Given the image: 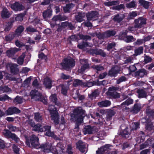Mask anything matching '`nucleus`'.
<instances>
[{
    "label": "nucleus",
    "instance_id": "nucleus-54",
    "mask_svg": "<svg viewBox=\"0 0 154 154\" xmlns=\"http://www.w3.org/2000/svg\"><path fill=\"white\" fill-rule=\"evenodd\" d=\"M96 54H100L103 57H105L106 56V54L101 50H99L97 51Z\"/></svg>",
    "mask_w": 154,
    "mask_h": 154
},
{
    "label": "nucleus",
    "instance_id": "nucleus-49",
    "mask_svg": "<svg viewBox=\"0 0 154 154\" xmlns=\"http://www.w3.org/2000/svg\"><path fill=\"white\" fill-rule=\"evenodd\" d=\"M129 15L130 19H133L137 15V13L133 11L130 12L129 14Z\"/></svg>",
    "mask_w": 154,
    "mask_h": 154
},
{
    "label": "nucleus",
    "instance_id": "nucleus-61",
    "mask_svg": "<svg viewBox=\"0 0 154 154\" xmlns=\"http://www.w3.org/2000/svg\"><path fill=\"white\" fill-rule=\"evenodd\" d=\"M13 148L15 152L17 154L19 151V148H18L15 144H14L13 146Z\"/></svg>",
    "mask_w": 154,
    "mask_h": 154
},
{
    "label": "nucleus",
    "instance_id": "nucleus-18",
    "mask_svg": "<svg viewBox=\"0 0 154 154\" xmlns=\"http://www.w3.org/2000/svg\"><path fill=\"white\" fill-rule=\"evenodd\" d=\"M85 16L84 13H79L75 17L76 20L77 22H81L83 20V18Z\"/></svg>",
    "mask_w": 154,
    "mask_h": 154
},
{
    "label": "nucleus",
    "instance_id": "nucleus-24",
    "mask_svg": "<svg viewBox=\"0 0 154 154\" xmlns=\"http://www.w3.org/2000/svg\"><path fill=\"white\" fill-rule=\"evenodd\" d=\"M124 17V16L123 14H117L115 16L113 19L114 21L119 22L122 20Z\"/></svg>",
    "mask_w": 154,
    "mask_h": 154
},
{
    "label": "nucleus",
    "instance_id": "nucleus-23",
    "mask_svg": "<svg viewBox=\"0 0 154 154\" xmlns=\"http://www.w3.org/2000/svg\"><path fill=\"white\" fill-rule=\"evenodd\" d=\"M25 56V54L23 53L22 55L17 60V63L20 65H22L23 64L24 59Z\"/></svg>",
    "mask_w": 154,
    "mask_h": 154
},
{
    "label": "nucleus",
    "instance_id": "nucleus-7",
    "mask_svg": "<svg viewBox=\"0 0 154 154\" xmlns=\"http://www.w3.org/2000/svg\"><path fill=\"white\" fill-rule=\"evenodd\" d=\"M45 152H51L54 154H58V152L56 149H51L52 146L51 144H45L41 145L40 146Z\"/></svg>",
    "mask_w": 154,
    "mask_h": 154
},
{
    "label": "nucleus",
    "instance_id": "nucleus-58",
    "mask_svg": "<svg viewBox=\"0 0 154 154\" xmlns=\"http://www.w3.org/2000/svg\"><path fill=\"white\" fill-rule=\"evenodd\" d=\"M126 80V78L124 76H122L120 77L119 79L117 81V84H119L121 82L125 81Z\"/></svg>",
    "mask_w": 154,
    "mask_h": 154
},
{
    "label": "nucleus",
    "instance_id": "nucleus-59",
    "mask_svg": "<svg viewBox=\"0 0 154 154\" xmlns=\"http://www.w3.org/2000/svg\"><path fill=\"white\" fill-rule=\"evenodd\" d=\"M115 43H113L109 44L108 45L107 49L108 50H109L110 49L112 48L113 47H114L115 46Z\"/></svg>",
    "mask_w": 154,
    "mask_h": 154
},
{
    "label": "nucleus",
    "instance_id": "nucleus-2",
    "mask_svg": "<svg viewBox=\"0 0 154 154\" xmlns=\"http://www.w3.org/2000/svg\"><path fill=\"white\" fill-rule=\"evenodd\" d=\"M85 112L81 107H79L74 109L73 114L71 115V117L77 118V122L79 123H82L83 118L86 116Z\"/></svg>",
    "mask_w": 154,
    "mask_h": 154
},
{
    "label": "nucleus",
    "instance_id": "nucleus-64",
    "mask_svg": "<svg viewBox=\"0 0 154 154\" xmlns=\"http://www.w3.org/2000/svg\"><path fill=\"white\" fill-rule=\"evenodd\" d=\"M72 147L71 146L69 145L68 146L67 148V152L69 154H72V152L71 151Z\"/></svg>",
    "mask_w": 154,
    "mask_h": 154
},
{
    "label": "nucleus",
    "instance_id": "nucleus-8",
    "mask_svg": "<svg viewBox=\"0 0 154 154\" xmlns=\"http://www.w3.org/2000/svg\"><path fill=\"white\" fill-rule=\"evenodd\" d=\"M76 146L77 148L81 152L85 153L87 152L88 145L86 144L83 143L81 141H79L76 143Z\"/></svg>",
    "mask_w": 154,
    "mask_h": 154
},
{
    "label": "nucleus",
    "instance_id": "nucleus-5",
    "mask_svg": "<svg viewBox=\"0 0 154 154\" xmlns=\"http://www.w3.org/2000/svg\"><path fill=\"white\" fill-rule=\"evenodd\" d=\"M75 62L74 60L71 58H68L65 59L61 63V65L64 69H66L70 68L74 66Z\"/></svg>",
    "mask_w": 154,
    "mask_h": 154
},
{
    "label": "nucleus",
    "instance_id": "nucleus-53",
    "mask_svg": "<svg viewBox=\"0 0 154 154\" xmlns=\"http://www.w3.org/2000/svg\"><path fill=\"white\" fill-rule=\"evenodd\" d=\"M14 102L18 103H22V99L20 97H17L15 99Z\"/></svg>",
    "mask_w": 154,
    "mask_h": 154
},
{
    "label": "nucleus",
    "instance_id": "nucleus-10",
    "mask_svg": "<svg viewBox=\"0 0 154 154\" xmlns=\"http://www.w3.org/2000/svg\"><path fill=\"white\" fill-rule=\"evenodd\" d=\"M11 8L14 11H20L23 10L24 6L21 3L16 2L11 5Z\"/></svg>",
    "mask_w": 154,
    "mask_h": 154
},
{
    "label": "nucleus",
    "instance_id": "nucleus-38",
    "mask_svg": "<svg viewBox=\"0 0 154 154\" xmlns=\"http://www.w3.org/2000/svg\"><path fill=\"white\" fill-rule=\"evenodd\" d=\"M124 40L127 42H130L134 41V39L132 36H127L125 38Z\"/></svg>",
    "mask_w": 154,
    "mask_h": 154
},
{
    "label": "nucleus",
    "instance_id": "nucleus-6",
    "mask_svg": "<svg viewBox=\"0 0 154 154\" xmlns=\"http://www.w3.org/2000/svg\"><path fill=\"white\" fill-rule=\"evenodd\" d=\"M29 143H31L32 146L36 147V148H38V146L39 145L38 137L34 135H32L30 137L29 140H27L26 141V143L28 146H30Z\"/></svg>",
    "mask_w": 154,
    "mask_h": 154
},
{
    "label": "nucleus",
    "instance_id": "nucleus-57",
    "mask_svg": "<svg viewBox=\"0 0 154 154\" xmlns=\"http://www.w3.org/2000/svg\"><path fill=\"white\" fill-rule=\"evenodd\" d=\"M5 147L4 141L1 139H0V149H3Z\"/></svg>",
    "mask_w": 154,
    "mask_h": 154
},
{
    "label": "nucleus",
    "instance_id": "nucleus-17",
    "mask_svg": "<svg viewBox=\"0 0 154 154\" xmlns=\"http://www.w3.org/2000/svg\"><path fill=\"white\" fill-rule=\"evenodd\" d=\"M111 102L109 100L102 101L98 103V105L100 107H106L109 106Z\"/></svg>",
    "mask_w": 154,
    "mask_h": 154
},
{
    "label": "nucleus",
    "instance_id": "nucleus-51",
    "mask_svg": "<svg viewBox=\"0 0 154 154\" xmlns=\"http://www.w3.org/2000/svg\"><path fill=\"white\" fill-rule=\"evenodd\" d=\"M31 80V78L30 77L26 79L24 82L23 86L24 87L26 85H28V84L29 83Z\"/></svg>",
    "mask_w": 154,
    "mask_h": 154
},
{
    "label": "nucleus",
    "instance_id": "nucleus-44",
    "mask_svg": "<svg viewBox=\"0 0 154 154\" xmlns=\"http://www.w3.org/2000/svg\"><path fill=\"white\" fill-rule=\"evenodd\" d=\"M146 71L144 69L140 70L139 72V75L140 77H143L146 74Z\"/></svg>",
    "mask_w": 154,
    "mask_h": 154
},
{
    "label": "nucleus",
    "instance_id": "nucleus-29",
    "mask_svg": "<svg viewBox=\"0 0 154 154\" xmlns=\"http://www.w3.org/2000/svg\"><path fill=\"white\" fill-rule=\"evenodd\" d=\"M92 46V45L91 44H89L87 42L83 43H82L78 45V47L80 49H84L85 48L89 46L91 47Z\"/></svg>",
    "mask_w": 154,
    "mask_h": 154
},
{
    "label": "nucleus",
    "instance_id": "nucleus-43",
    "mask_svg": "<svg viewBox=\"0 0 154 154\" xmlns=\"http://www.w3.org/2000/svg\"><path fill=\"white\" fill-rule=\"evenodd\" d=\"M128 128H126L123 131L122 134V135L123 137H128V135L129 134V132L128 130Z\"/></svg>",
    "mask_w": 154,
    "mask_h": 154
},
{
    "label": "nucleus",
    "instance_id": "nucleus-47",
    "mask_svg": "<svg viewBox=\"0 0 154 154\" xmlns=\"http://www.w3.org/2000/svg\"><path fill=\"white\" fill-rule=\"evenodd\" d=\"M137 27H135V26L134 27L133 26H129L128 29L127 30H126L125 31L123 32L125 35L127 34L128 32V30L132 32L135 31V28Z\"/></svg>",
    "mask_w": 154,
    "mask_h": 154
},
{
    "label": "nucleus",
    "instance_id": "nucleus-46",
    "mask_svg": "<svg viewBox=\"0 0 154 154\" xmlns=\"http://www.w3.org/2000/svg\"><path fill=\"white\" fill-rule=\"evenodd\" d=\"M132 130H136L139 128V124L138 122H136L132 124Z\"/></svg>",
    "mask_w": 154,
    "mask_h": 154
},
{
    "label": "nucleus",
    "instance_id": "nucleus-31",
    "mask_svg": "<svg viewBox=\"0 0 154 154\" xmlns=\"http://www.w3.org/2000/svg\"><path fill=\"white\" fill-rule=\"evenodd\" d=\"M9 138H11L17 143L20 142V138L14 134L12 133Z\"/></svg>",
    "mask_w": 154,
    "mask_h": 154
},
{
    "label": "nucleus",
    "instance_id": "nucleus-3",
    "mask_svg": "<svg viewBox=\"0 0 154 154\" xmlns=\"http://www.w3.org/2000/svg\"><path fill=\"white\" fill-rule=\"evenodd\" d=\"M30 95L32 99L34 100H40L44 104L47 103V97L42 96L41 94L36 90H32L30 92Z\"/></svg>",
    "mask_w": 154,
    "mask_h": 154
},
{
    "label": "nucleus",
    "instance_id": "nucleus-9",
    "mask_svg": "<svg viewBox=\"0 0 154 154\" xmlns=\"http://www.w3.org/2000/svg\"><path fill=\"white\" fill-rule=\"evenodd\" d=\"M135 27L141 28L146 24V20L143 17H140L134 21Z\"/></svg>",
    "mask_w": 154,
    "mask_h": 154
},
{
    "label": "nucleus",
    "instance_id": "nucleus-13",
    "mask_svg": "<svg viewBox=\"0 0 154 154\" xmlns=\"http://www.w3.org/2000/svg\"><path fill=\"white\" fill-rule=\"evenodd\" d=\"M120 70L118 66L112 67L109 72V75L111 76H116V75L119 72Z\"/></svg>",
    "mask_w": 154,
    "mask_h": 154
},
{
    "label": "nucleus",
    "instance_id": "nucleus-35",
    "mask_svg": "<svg viewBox=\"0 0 154 154\" xmlns=\"http://www.w3.org/2000/svg\"><path fill=\"white\" fill-rule=\"evenodd\" d=\"M137 93L139 95V97H144L146 96V94L145 92L143 90H138Z\"/></svg>",
    "mask_w": 154,
    "mask_h": 154
},
{
    "label": "nucleus",
    "instance_id": "nucleus-12",
    "mask_svg": "<svg viewBox=\"0 0 154 154\" xmlns=\"http://www.w3.org/2000/svg\"><path fill=\"white\" fill-rule=\"evenodd\" d=\"M80 63L83 65L82 66L81 68L79 70L80 73H82L86 69L89 68V65L87 63V60L86 59H83L81 60Z\"/></svg>",
    "mask_w": 154,
    "mask_h": 154
},
{
    "label": "nucleus",
    "instance_id": "nucleus-25",
    "mask_svg": "<svg viewBox=\"0 0 154 154\" xmlns=\"http://www.w3.org/2000/svg\"><path fill=\"white\" fill-rule=\"evenodd\" d=\"M50 99L51 101L53 102L56 105L59 106H60V103L57 101V98L56 94L51 95L50 97Z\"/></svg>",
    "mask_w": 154,
    "mask_h": 154
},
{
    "label": "nucleus",
    "instance_id": "nucleus-56",
    "mask_svg": "<svg viewBox=\"0 0 154 154\" xmlns=\"http://www.w3.org/2000/svg\"><path fill=\"white\" fill-rule=\"evenodd\" d=\"M82 24H83L85 26L88 27H91L92 26L91 23L88 21L84 22L82 23Z\"/></svg>",
    "mask_w": 154,
    "mask_h": 154
},
{
    "label": "nucleus",
    "instance_id": "nucleus-32",
    "mask_svg": "<svg viewBox=\"0 0 154 154\" xmlns=\"http://www.w3.org/2000/svg\"><path fill=\"white\" fill-rule=\"evenodd\" d=\"M35 119L38 122H40L42 120V116L39 113H35Z\"/></svg>",
    "mask_w": 154,
    "mask_h": 154
},
{
    "label": "nucleus",
    "instance_id": "nucleus-55",
    "mask_svg": "<svg viewBox=\"0 0 154 154\" xmlns=\"http://www.w3.org/2000/svg\"><path fill=\"white\" fill-rule=\"evenodd\" d=\"M26 30L27 32H34L36 31V30L35 29L30 26L27 28Z\"/></svg>",
    "mask_w": 154,
    "mask_h": 154
},
{
    "label": "nucleus",
    "instance_id": "nucleus-39",
    "mask_svg": "<svg viewBox=\"0 0 154 154\" xmlns=\"http://www.w3.org/2000/svg\"><path fill=\"white\" fill-rule=\"evenodd\" d=\"M3 134L6 137L9 138L12 133L8 130H4L3 131Z\"/></svg>",
    "mask_w": 154,
    "mask_h": 154
},
{
    "label": "nucleus",
    "instance_id": "nucleus-28",
    "mask_svg": "<svg viewBox=\"0 0 154 154\" xmlns=\"http://www.w3.org/2000/svg\"><path fill=\"white\" fill-rule=\"evenodd\" d=\"M73 85L75 86L79 85L83 86L85 85L82 81L77 79H74Z\"/></svg>",
    "mask_w": 154,
    "mask_h": 154
},
{
    "label": "nucleus",
    "instance_id": "nucleus-22",
    "mask_svg": "<svg viewBox=\"0 0 154 154\" xmlns=\"http://www.w3.org/2000/svg\"><path fill=\"white\" fill-rule=\"evenodd\" d=\"M1 16L2 18H7L9 17L10 14L7 9L4 8L1 12Z\"/></svg>",
    "mask_w": 154,
    "mask_h": 154
},
{
    "label": "nucleus",
    "instance_id": "nucleus-36",
    "mask_svg": "<svg viewBox=\"0 0 154 154\" xmlns=\"http://www.w3.org/2000/svg\"><path fill=\"white\" fill-rule=\"evenodd\" d=\"M74 6V5L72 4L67 5L65 7H63V10L65 12H67L70 8L73 7Z\"/></svg>",
    "mask_w": 154,
    "mask_h": 154
},
{
    "label": "nucleus",
    "instance_id": "nucleus-48",
    "mask_svg": "<svg viewBox=\"0 0 154 154\" xmlns=\"http://www.w3.org/2000/svg\"><path fill=\"white\" fill-rule=\"evenodd\" d=\"M17 66V65L16 64L11 63L10 65V68L11 71L12 72H14L16 69V67Z\"/></svg>",
    "mask_w": 154,
    "mask_h": 154
},
{
    "label": "nucleus",
    "instance_id": "nucleus-1",
    "mask_svg": "<svg viewBox=\"0 0 154 154\" xmlns=\"http://www.w3.org/2000/svg\"><path fill=\"white\" fill-rule=\"evenodd\" d=\"M28 123L33 127L32 130L36 131L39 132L46 131V135L51 137L54 138L55 137L54 133L51 132L50 131L51 126H45L43 128H41V126L40 125H35L32 121L31 120H29L27 121Z\"/></svg>",
    "mask_w": 154,
    "mask_h": 154
},
{
    "label": "nucleus",
    "instance_id": "nucleus-26",
    "mask_svg": "<svg viewBox=\"0 0 154 154\" xmlns=\"http://www.w3.org/2000/svg\"><path fill=\"white\" fill-rule=\"evenodd\" d=\"M65 20V18L64 17H62L60 15H58L55 16L52 18V20L56 22H60V21H62Z\"/></svg>",
    "mask_w": 154,
    "mask_h": 154
},
{
    "label": "nucleus",
    "instance_id": "nucleus-52",
    "mask_svg": "<svg viewBox=\"0 0 154 154\" xmlns=\"http://www.w3.org/2000/svg\"><path fill=\"white\" fill-rule=\"evenodd\" d=\"M62 88L61 92L64 95H66L67 92V88L64 85H61Z\"/></svg>",
    "mask_w": 154,
    "mask_h": 154
},
{
    "label": "nucleus",
    "instance_id": "nucleus-20",
    "mask_svg": "<svg viewBox=\"0 0 154 154\" xmlns=\"http://www.w3.org/2000/svg\"><path fill=\"white\" fill-rule=\"evenodd\" d=\"M92 131V128L89 126H85L83 130V132L84 134H91Z\"/></svg>",
    "mask_w": 154,
    "mask_h": 154
},
{
    "label": "nucleus",
    "instance_id": "nucleus-41",
    "mask_svg": "<svg viewBox=\"0 0 154 154\" xmlns=\"http://www.w3.org/2000/svg\"><path fill=\"white\" fill-rule=\"evenodd\" d=\"M143 51V48L142 47H140L135 50V54L138 55L142 53Z\"/></svg>",
    "mask_w": 154,
    "mask_h": 154
},
{
    "label": "nucleus",
    "instance_id": "nucleus-16",
    "mask_svg": "<svg viewBox=\"0 0 154 154\" xmlns=\"http://www.w3.org/2000/svg\"><path fill=\"white\" fill-rule=\"evenodd\" d=\"M20 50V49L19 48H11L9 50L7 51V55L9 57H11Z\"/></svg>",
    "mask_w": 154,
    "mask_h": 154
},
{
    "label": "nucleus",
    "instance_id": "nucleus-50",
    "mask_svg": "<svg viewBox=\"0 0 154 154\" xmlns=\"http://www.w3.org/2000/svg\"><path fill=\"white\" fill-rule=\"evenodd\" d=\"M23 14H19L17 15L15 18L16 20L17 21H21L23 19Z\"/></svg>",
    "mask_w": 154,
    "mask_h": 154
},
{
    "label": "nucleus",
    "instance_id": "nucleus-21",
    "mask_svg": "<svg viewBox=\"0 0 154 154\" xmlns=\"http://www.w3.org/2000/svg\"><path fill=\"white\" fill-rule=\"evenodd\" d=\"M11 91V90L7 86L0 87V94L5 92H10Z\"/></svg>",
    "mask_w": 154,
    "mask_h": 154
},
{
    "label": "nucleus",
    "instance_id": "nucleus-15",
    "mask_svg": "<svg viewBox=\"0 0 154 154\" xmlns=\"http://www.w3.org/2000/svg\"><path fill=\"white\" fill-rule=\"evenodd\" d=\"M109 144H106L98 148V150L96 151V154H103L105 151L108 149H111L110 147H111Z\"/></svg>",
    "mask_w": 154,
    "mask_h": 154
},
{
    "label": "nucleus",
    "instance_id": "nucleus-40",
    "mask_svg": "<svg viewBox=\"0 0 154 154\" xmlns=\"http://www.w3.org/2000/svg\"><path fill=\"white\" fill-rule=\"evenodd\" d=\"M118 3L116 1H113L112 2H109L104 3V5L107 6H111L112 5H116Z\"/></svg>",
    "mask_w": 154,
    "mask_h": 154
},
{
    "label": "nucleus",
    "instance_id": "nucleus-62",
    "mask_svg": "<svg viewBox=\"0 0 154 154\" xmlns=\"http://www.w3.org/2000/svg\"><path fill=\"white\" fill-rule=\"evenodd\" d=\"M151 60V59L150 57L148 56H146L145 57L144 61L145 63H148L149 62H150Z\"/></svg>",
    "mask_w": 154,
    "mask_h": 154
},
{
    "label": "nucleus",
    "instance_id": "nucleus-4",
    "mask_svg": "<svg viewBox=\"0 0 154 154\" xmlns=\"http://www.w3.org/2000/svg\"><path fill=\"white\" fill-rule=\"evenodd\" d=\"M51 119L54 120L55 124H57L59 123V116L56 109L53 105L50 106L48 108Z\"/></svg>",
    "mask_w": 154,
    "mask_h": 154
},
{
    "label": "nucleus",
    "instance_id": "nucleus-19",
    "mask_svg": "<svg viewBox=\"0 0 154 154\" xmlns=\"http://www.w3.org/2000/svg\"><path fill=\"white\" fill-rule=\"evenodd\" d=\"M97 14V11H92L91 13H88L87 15V20H93V18L95 17Z\"/></svg>",
    "mask_w": 154,
    "mask_h": 154
},
{
    "label": "nucleus",
    "instance_id": "nucleus-11",
    "mask_svg": "<svg viewBox=\"0 0 154 154\" xmlns=\"http://www.w3.org/2000/svg\"><path fill=\"white\" fill-rule=\"evenodd\" d=\"M20 112V111L15 107H10L5 111L6 114L7 115H10Z\"/></svg>",
    "mask_w": 154,
    "mask_h": 154
},
{
    "label": "nucleus",
    "instance_id": "nucleus-45",
    "mask_svg": "<svg viewBox=\"0 0 154 154\" xmlns=\"http://www.w3.org/2000/svg\"><path fill=\"white\" fill-rule=\"evenodd\" d=\"M11 99L8 95H4L0 96V100L1 101H4L6 100Z\"/></svg>",
    "mask_w": 154,
    "mask_h": 154
},
{
    "label": "nucleus",
    "instance_id": "nucleus-30",
    "mask_svg": "<svg viewBox=\"0 0 154 154\" xmlns=\"http://www.w3.org/2000/svg\"><path fill=\"white\" fill-rule=\"evenodd\" d=\"M139 3L140 5H142L145 8H149V5L148 2L143 0H139Z\"/></svg>",
    "mask_w": 154,
    "mask_h": 154
},
{
    "label": "nucleus",
    "instance_id": "nucleus-42",
    "mask_svg": "<svg viewBox=\"0 0 154 154\" xmlns=\"http://www.w3.org/2000/svg\"><path fill=\"white\" fill-rule=\"evenodd\" d=\"M133 100L132 99H128L126 100L125 102L122 103V105H128L129 104L132 103L133 102Z\"/></svg>",
    "mask_w": 154,
    "mask_h": 154
},
{
    "label": "nucleus",
    "instance_id": "nucleus-60",
    "mask_svg": "<svg viewBox=\"0 0 154 154\" xmlns=\"http://www.w3.org/2000/svg\"><path fill=\"white\" fill-rule=\"evenodd\" d=\"M15 44L16 45L19 47H21L24 45L22 43L17 40L15 42Z\"/></svg>",
    "mask_w": 154,
    "mask_h": 154
},
{
    "label": "nucleus",
    "instance_id": "nucleus-14",
    "mask_svg": "<svg viewBox=\"0 0 154 154\" xmlns=\"http://www.w3.org/2000/svg\"><path fill=\"white\" fill-rule=\"evenodd\" d=\"M54 81L48 77L46 78L44 80L43 85L46 88L50 89L52 87Z\"/></svg>",
    "mask_w": 154,
    "mask_h": 154
},
{
    "label": "nucleus",
    "instance_id": "nucleus-27",
    "mask_svg": "<svg viewBox=\"0 0 154 154\" xmlns=\"http://www.w3.org/2000/svg\"><path fill=\"white\" fill-rule=\"evenodd\" d=\"M52 14V11L51 9H48L43 13V15L44 18L50 17Z\"/></svg>",
    "mask_w": 154,
    "mask_h": 154
},
{
    "label": "nucleus",
    "instance_id": "nucleus-37",
    "mask_svg": "<svg viewBox=\"0 0 154 154\" xmlns=\"http://www.w3.org/2000/svg\"><path fill=\"white\" fill-rule=\"evenodd\" d=\"M115 34V32L112 30L107 31L105 33V35L106 37H109L114 35Z\"/></svg>",
    "mask_w": 154,
    "mask_h": 154
},
{
    "label": "nucleus",
    "instance_id": "nucleus-33",
    "mask_svg": "<svg viewBox=\"0 0 154 154\" xmlns=\"http://www.w3.org/2000/svg\"><path fill=\"white\" fill-rule=\"evenodd\" d=\"M136 2L134 1H133L130 3L127 4L126 6L127 8H130L136 7Z\"/></svg>",
    "mask_w": 154,
    "mask_h": 154
},
{
    "label": "nucleus",
    "instance_id": "nucleus-34",
    "mask_svg": "<svg viewBox=\"0 0 154 154\" xmlns=\"http://www.w3.org/2000/svg\"><path fill=\"white\" fill-rule=\"evenodd\" d=\"M24 28L22 26H20L17 27L16 31V34L17 35H20L23 31Z\"/></svg>",
    "mask_w": 154,
    "mask_h": 154
},
{
    "label": "nucleus",
    "instance_id": "nucleus-63",
    "mask_svg": "<svg viewBox=\"0 0 154 154\" xmlns=\"http://www.w3.org/2000/svg\"><path fill=\"white\" fill-rule=\"evenodd\" d=\"M136 68L134 65L130 66L129 67V69L131 72H134L136 70Z\"/></svg>",
    "mask_w": 154,
    "mask_h": 154
}]
</instances>
